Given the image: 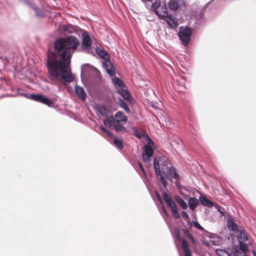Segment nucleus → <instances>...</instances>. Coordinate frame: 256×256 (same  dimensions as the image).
<instances>
[{
  "instance_id": "obj_1",
  "label": "nucleus",
  "mask_w": 256,
  "mask_h": 256,
  "mask_svg": "<svg viewBox=\"0 0 256 256\" xmlns=\"http://www.w3.org/2000/svg\"><path fill=\"white\" fill-rule=\"evenodd\" d=\"M79 44L78 40L72 36L55 40L54 50L47 53L46 67L51 80L68 83L73 81L70 64L74 50Z\"/></svg>"
},
{
  "instance_id": "obj_2",
  "label": "nucleus",
  "mask_w": 256,
  "mask_h": 256,
  "mask_svg": "<svg viewBox=\"0 0 256 256\" xmlns=\"http://www.w3.org/2000/svg\"><path fill=\"white\" fill-rule=\"evenodd\" d=\"M151 8L159 18L166 20L170 28H174L176 27V19L171 14H168L165 2H161L160 0H156L155 2H152Z\"/></svg>"
},
{
  "instance_id": "obj_3",
  "label": "nucleus",
  "mask_w": 256,
  "mask_h": 256,
  "mask_svg": "<svg viewBox=\"0 0 256 256\" xmlns=\"http://www.w3.org/2000/svg\"><path fill=\"white\" fill-rule=\"evenodd\" d=\"M154 166L156 171V172L158 176H160V181L162 185L164 188H166L167 186V182L165 180L166 176L165 174H164L166 172L165 170L166 168H164L163 167L161 168L159 160L156 158H154Z\"/></svg>"
},
{
  "instance_id": "obj_4",
  "label": "nucleus",
  "mask_w": 256,
  "mask_h": 256,
  "mask_svg": "<svg viewBox=\"0 0 256 256\" xmlns=\"http://www.w3.org/2000/svg\"><path fill=\"white\" fill-rule=\"evenodd\" d=\"M192 31L190 28L180 27L178 36L184 45L186 46L188 43Z\"/></svg>"
},
{
  "instance_id": "obj_5",
  "label": "nucleus",
  "mask_w": 256,
  "mask_h": 256,
  "mask_svg": "<svg viewBox=\"0 0 256 256\" xmlns=\"http://www.w3.org/2000/svg\"><path fill=\"white\" fill-rule=\"evenodd\" d=\"M32 100L42 104H46L48 106H52L54 104V102L52 100L49 99L44 96L42 94H32L30 95Z\"/></svg>"
},
{
  "instance_id": "obj_6",
  "label": "nucleus",
  "mask_w": 256,
  "mask_h": 256,
  "mask_svg": "<svg viewBox=\"0 0 256 256\" xmlns=\"http://www.w3.org/2000/svg\"><path fill=\"white\" fill-rule=\"evenodd\" d=\"M163 199L168 206L170 208L172 214H173L174 218H176V204L165 192H163Z\"/></svg>"
},
{
  "instance_id": "obj_7",
  "label": "nucleus",
  "mask_w": 256,
  "mask_h": 256,
  "mask_svg": "<svg viewBox=\"0 0 256 256\" xmlns=\"http://www.w3.org/2000/svg\"><path fill=\"white\" fill-rule=\"evenodd\" d=\"M160 168L162 167H163L164 168H166L165 170V176L166 179L169 180L170 181H172L173 178H176V171L174 168L170 167L168 168V166H166V165H164L162 163L161 164V165L160 166ZM162 169L160 168V170Z\"/></svg>"
},
{
  "instance_id": "obj_8",
  "label": "nucleus",
  "mask_w": 256,
  "mask_h": 256,
  "mask_svg": "<svg viewBox=\"0 0 256 256\" xmlns=\"http://www.w3.org/2000/svg\"><path fill=\"white\" fill-rule=\"evenodd\" d=\"M82 48L84 49H88V48H90L92 45V40L88 32L85 30L82 33Z\"/></svg>"
},
{
  "instance_id": "obj_9",
  "label": "nucleus",
  "mask_w": 256,
  "mask_h": 256,
  "mask_svg": "<svg viewBox=\"0 0 256 256\" xmlns=\"http://www.w3.org/2000/svg\"><path fill=\"white\" fill-rule=\"evenodd\" d=\"M144 154L146 156L143 155V159L144 162H148L150 160V158L154 154V150L150 145L146 144L144 147Z\"/></svg>"
},
{
  "instance_id": "obj_10",
  "label": "nucleus",
  "mask_w": 256,
  "mask_h": 256,
  "mask_svg": "<svg viewBox=\"0 0 256 256\" xmlns=\"http://www.w3.org/2000/svg\"><path fill=\"white\" fill-rule=\"evenodd\" d=\"M180 242V246L183 250L185 256H192V252L189 248L188 242L184 238L179 240Z\"/></svg>"
},
{
  "instance_id": "obj_11",
  "label": "nucleus",
  "mask_w": 256,
  "mask_h": 256,
  "mask_svg": "<svg viewBox=\"0 0 256 256\" xmlns=\"http://www.w3.org/2000/svg\"><path fill=\"white\" fill-rule=\"evenodd\" d=\"M75 92L78 97L82 101H84L86 98V94L84 88L78 86H75Z\"/></svg>"
},
{
  "instance_id": "obj_12",
  "label": "nucleus",
  "mask_w": 256,
  "mask_h": 256,
  "mask_svg": "<svg viewBox=\"0 0 256 256\" xmlns=\"http://www.w3.org/2000/svg\"><path fill=\"white\" fill-rule=\"evenodd\" d=\"M103 64L107 72L110 76H114L116 74L115 68L111 62L110 60H106Z\"/></svg>"
},
{
  "instance_id": "obj_13",
  "label": "nucleus",
  "mask_w": 256,
  "mask_h": 256,
  "mask_svg": "<svg viewBox=\"0 0 256 256\" xmlns=\"http://www.w3.org/2000/svg\"><path fill=\"white\" fill-rule=\"evenodd\" d=\"M115 118H116V122H126L128 118L127 116L124 114L122 112H118L116 113L114 115Z\"/></svg>"
},
{
  "instance_id": "obj_14",
  "label": "nucleus",
  "mask_w": 256,
  "mask_h": 256,
  "mask_svg": "<svg viewBox=\"0 0 256 256\" xmlns=\"http://www.w3.org/2000/svg\"><path fill=\"white\" fill-rule=\"evenodd\" d=\"M200 201L202 204L204 206L209 208L212 207L213 206L212 202L208 200L205 196H201L200 198Z\"/></svg>"
},
{
  "instance_id": "obj_15",
  "label": "nucleus",
  "mask_w": 256,
  "mask_h": 256,
  "mask_svg": "<svg viewBox=\"0 0 256 256\" xmlns=\"http://www.w3.org/2000/svg\"><path fill=\"white\" fill-rule=\"evenodd\" d=\"M198 204V201L196 198H191L188 200V205L190 210H194Z\"/></svg>"
},
{
  "instance_id": "obj_16",
  "label": "nucleus",
  "mask_w": 256,
  "mask_h": 256,
  "mask_svg": "<svg viewBox=\"0 0 256 256\" xmlns=\"http://www.w3.org/2000/svg\"><path fill=\"white\" fill-rule=\"evenodd\" d=\"M116 120L114 118L113 116L108 118L106 120H104V126H108L110 127L113 126Z\"/></svg>"
},
{
  "instance_id": "obj_17",
  "label": "nucleus",
  "mask_w": 256,
  "mask_h": 256,
  "mask_svg": "<svg viewBox=\"0 0 256 256\" xmlns=\"http://www.w3.org/2000/svg\"><path fill=\"white\" fill-rule=\"evenodd\" d=\"M119 105L126 112L129 113L130 112V109L128 106V104L122 99L119 100Z\"/></svg>"
},
{
  "instance_id": "obj_18",
  "label": "nucleus",
  "mask_w": 256,
  "mask_h": 256,
  "mask_svg": "<svg viewBox=\"0 0 256 256\" xmlns=\"http://www.w3.org/2000/svg\"><path fill=\"white\" fill-rule=\"evenodd\" d=\"M113 126L116 131L117 132L126 131V128L124 126L120 125L119 122L115 121L114 124H113Z\"/></svg>"
},
{
  "instance_id": "obj_19",
  "label": "nucleus",
  "mask_w": 256,
  "mask_h": 256,
  "mask_svg": "<svg viewBox=\"0 0 256 256\" xmlns=\"http://www.w3.org/2000/svg\"><path fill=\"white\" fill-rule=\"evenodd\" d=\"M112 81L114 84L118 86L120 88H122L124 86V83L122 80L117 77H114V78H113L112 79Z\"/></svg>"
},
{
  "instance_id": "obj_20",
  "label": "nucleus",
  "mask_w": 256,
  "mask_h": 256,
  "mask_svg": "<svg viewBox=\"0 0 256 256\" xmlns=\"http://www.w3.org/2000/svg\"><path fill=\"white\" fill-rule=\"evenodd\" d=\"M114 142L115 146L120 150H122L124 148V144L121 140L114 138Z\"/></svg>"
},
{
  "instance_id": "obj_21",
  "label": "nucleus",
  "mask_w": 256,
  "mask_h": 256,
  "mask_svg": "<svg viewBox=\"0 0 256 256\" xmlns=\"http://www.w3.org/2000/svg\"><path fill=\"white\" fill-rule=\"evenodd\" d=\"M185 8L186 4L184 0H177V10H183Z\"/></svg>"
},
{
  "instance_id": "obj_22",
  "label": "nucleus",
  "mask_w": 256,
  "mask_h": 256,
  "mask_svg": "<svg viewBox=\"0 0 256 256\" xmlns=\"http://www.w3.org/2000/svg\"><path fill=\"white\" fill-rule=\"evenodd\" d=\"M227 225L228 228L234 231L237 229L236 224L230 220H228Z\"/></svg>"
},
{
  "instance_id": "obj_23",
  "label": "nucleus",
  "mask_w": 256,
  "mask_h": 256,
  "mask_svg": "<svg viewBox=\"0 0 256 256\" xmlns=\"http://www.w3.org/2000/svg\"><path fill=\"white\" fill-rule=\"evenodd\" d=\"M216 252L219 256H230V253L224 250L218 249Z\"/></svg>"
},
{
  "instance_id": "obj_24",
  "label": "nucleus",
  "mask_w": 256,
  "mask_h": 256,
  "mask_svg": "<svg viewBox=\"0 0 256 256\" xmlns=\"http://www.w3.org/2000/svg\"><path fill=\"white\" fill-rule=\"evenodd\" d=\"M122 96L123 98L127 100H131L132 97L128 90H123L122 92Z\"/></svg>"
},
{
  "instance_id": "obj_25",
  "label": "nucleus",
  "mask_w": 256,
  "mask_h": 256,
  "mask_svg": "<svg viewBox=\"0 0 256 256\" xmlns=\"http://www.w3.org/2000/svg\"><path fill=\"white\" fill-rule=\"evenodd\" d=\"M168 6L169 9L174 11V12H176V0H170L168 4Z\"/></svg>"
},
{
  "instance_id": "obj_26",
  "label": "nucleus",
  "mask_w": 256,
  "mask_h": 256,
  "mask_svg": "<svg viewBox=\"0 0 256 256\" xmlns=\"http://www.w3.org/2000/svg\"><path fill=\"white\" fill-rule=\"evenodd\" d=\"M177 203H178L182 208L186 209L187 208L186 203L182 199L178 197H177Z\"/></svg>"
},
{
  "instance_id": "obj_27",
  "label": "nucleus",
  "mask_w": 256,
  "mask_h": 256,
  "mask_svg": "<svg viewBox=\"0 0 256 256\" xmlns=\"http://www.w3.org/2000/svg\"><path fill=\"white\" fill-rule=\"evenodd\" d=\"M31 8L35 11L36 14L38 16L42 17L44 14L36 6H31Z\"/></svg>"
},
{
  "instance_id": "obj_28",
  "label": "nucleus",
  "mask_w": 256,
  "mask_h": 256,
  "mask_svg": "<svg viewBox=\"0 0 256 256\" xmlns=\"http://www.w3.org/2000/svg\"><path fill=\"white\" fill-rule=\"evenodd\" d=\"M238 237L244 241L248 240V236L244 232H241L238 235Z\"/></svg>"
},
{
  "instance_id": "obj_29",
  "label": "nucleus",
  "mask_w": 256,
  "mask_h": 256,
  "mask_svg": "<svg viewBox=\"0 0 256 256\" xmlns=\"http://www.w3.org/2000/svg\"><path fill=\"white\" fill-rule=\"evenodd\" d=\"M244 253L242 250L238 249L235 250L234 252V256H242V254Z\"/></svg>"
},
{
  "instance_id": "obj_30",
  "label": "nucleus",
  "mask_w": 256,
  "mask_h": 256,
  "mask_svg": "<svg viewBox=\"0 0 256 256\" xmlns=\"http://www.w3.org/2000/svg\"><path fill=\"white\" fill-rule=\"evenodd\" d=\"M246 248H247V246L245 243L242 242H240V248L239 249L242 250H243L244 252L245 250H246Z\"/></svg>"
},
{
  "instance_id": "obj_31",
  "label": "nucleus",
  "mask_w": 256,
  "mask_h": 256,
  "mask_svg": "<svg viewBox=\"0 0 256 256\" xmlns=\"http://www.w3.org/2000/svg\"><path fill=\"white\" fill-rule=\"evenodd\" d=\"M98 54L100 56L104 58L105 59H106V58L105 57L108 56V54H106V52L104 50L100 51L98 52Z\"/></svg>"
},
{
  "instance_id": "obj_32",
  "label": "nucleus",
  "mask_w": 256,
  "mask_h": 256,
  "mask_svg": "<svg viewBox=\"0 0 256 256\" xmlns=\"http://www.w3.org/2000/svg\"><path fill=\"white\" fill-rule=\"evenodd\" d=\"M194 227H196V228L200 230H203V228L196 222H194Z\"/></svg>"
},
{
  "instance_id": "obj_33",
  "label": "nucleus",
  "mask_w": 256,
  "mask_h": 256,
  "mask_svg": "<svg viewBox=\"0 0 256 256\" xmlns=\"http://www.w3.org/2000/svg\"><path fill=\"white\" fill-rule=\"evenodd\" d=\"M106 110V108L104 106H101L100 108V112L102 115L105 114V112Z\"/></svg>"
},
{
  "instance_id": "obj_34",
  "label": "nucleus",
  "mask_w": 256,
  "mask_h": 256,
  "mask_svg": "<svg viewBox=\"0 0 256 256\" xmlns=\"http://www.w3.org/2000/svg\"><path fill=\"white\" fill-rule=\"evenodd\" d=\"M181 216H182V218L185 220H187L188 218V214L185 212H182V213H181Z\"/></svg>"
},
{
  "instance_id": "obj_35",
  "label": "nucleus",
  "mask_w": 256,
  "mask_h": 256,
  "mask_svg": "<svg viewBox=\"0 0 256 256\" xmlns=\"http://www.w3.org/2000/svg\"><path fill=\"white\" fill-rule=\"evenodd\" d=\"M188 237L190 239V240H191V242L194 244L195 243V240L194 239V238H193V236H192V234H190V233H188V232H187V234H186Z\"/></svg>"
},
{
  "instance_id": "obj_36",
  "label": "nucleus",
  "mask_w": 256,
  "mask_h": 256,
  "mask_svg": "<svg viewBox=\"0 0 256 256\" xmlns=\"http://www.w3.org/2000/svg\"><path fill=\"white\" fill-rule=\"evenodd\" d=\"M138 165L139 168H140V169L143 172V173L144 174H146V172L144 170V168L143 167V166H142V164L140 162H138Z\"/></svg>"
},
{
  "instance_id": "obj_37",
  "label": "nucleus",
  "mask_w": 256,
  "mask_h": 256,
  "mask_svg": "<svg viewBox=\"0 0 256 256\" xmlns=\"http://www.w3.org/2000/svg\"><path fill=\"white\" fill-rule=\"evenodd\" d=\"M156 197H157L158 199L162 203V198L160 197V194L158 192H156Z\"/></svg>"
},
{
  "instance_id": "obj_38",
  "label": "nucleus",
  "mask_w": 256,
  "mask_h": 256,
  "mask_svg": "<svg viewBox=\"0 0 256 256\" xmlns=\"http://www.w3.org/2000/svg\"><path fill=\"white\" fill-rule=\"evenodd\" d=\"M186 190L185 188L182 189L180 188V190H178V193H180L181 194H183L184 193L186 192Z\"/></svg>"
},
{
  "instance_id": "obj_39",
  "label": "nucleus",
  "mask_w": 256,
  "mask_h": 256,
  "mask_svg": "<svg viewBox=\"0 0 256 256\" xmlns=\"http://www.w3.org/2000/svg\"><path fill=\"white\" fill-rule=\"evenodd\" d=\"M135 136L140 138H141V137H142L141 134L138 130L136 131V132L135 133Z\"/></svg>"
},
{
  "instance_id": "obj_40",
  "label": "nucleus",
  "mask_w": 256,
  "mask_h": 256,
  "mask_svg": "<svg viewBox=\"0 0 256 256\" xmlns=\"http://www.w3.org/2000/svg\"><path fill=\"white\" fill-rule=\"evenodd\" d=\"M106 132V134H108V136L109 137H110V138L112 137L113 135H112V133L110 131H109V130H107Z\"/></svg>"
},
{
  "instance_id": "obj_41",
  "label": "nucleus",
  "mask_w": 256,
  "mask_h": 256,
  "mask_svg": "<svg viewBox=\"0 0 256 256\" xmlns=\"http://www.w3.org/2000/svg\"><path fill=\"white\" fill-rule=\"evenodd\" d=\"M101 130L104 132H106L107 130L102 126H101Z\"/></svg>"
},
{
  "instance_id": "obj_42",
  "label": "nucleus",
  "mask_w": 256,
  "mask_h": 256,
  "mask_svg": "<svg viewBox=\"0 0 256 256\" xmlns=\"http://www.w3.org/2000/svg\"><path fill=\"white\" fill-rule=\"evenodd\" d=\"M143 2H152L153 0H142Z\"/></svg>"
},
{
  "instance_id": "obj_43",
  "label": "nucleus",
  "mask_w": 256,
  "mask_h": 256,
  "mask_svg": "<svg viewBox=\"0 0 256 256\" xmlns=\"http://www.w3.org/2000/svg\"><path fill=\"white\" fill-rule=\"evenodd\" d=\"M253 254L254 256H256V252L254 251H253Z\"/></svg>"
},
{
  "instance_id": "obj_44",
  "label": "nucleus",
  "mask_w": 256,
  "mask_h": 256,
  "mask_svg": "<svg viewBox=\"0 0 256 256\" xmlns=\"http://www.w3.org/2000/svg\"><path fill=\"white\" fill-rule=\"evenodd\" d=\"M242 256H246V254L245 252H244V254H242Z\"/></svg>"
},
{
  "instance_id": "obj_45",
  "label": "nucleus",
  "mask_w": 256,
  "mask_h": 256,
  "mask_svg": "<svg viewBox=\"0 0 256 256\" xmlns=\"http://www.w3.org/2000/svg\"><path fill=\"white\" fill-rule=\"evenodd\" d=\"M163 210H164V211L165 213L166 214V210H165V209H164V208H163Z\"/></svg>"
},
{
  "instance_id": "obj_46",
  "label": "nucleus",
  "mask_w": 256,
  "mask_h": 256,
  "mask_svg": "<svg viewBox=\"0 0 256 256\" xmlns=\"http://www.w3.org/2000/svg\"><path fill=\"white\" fill-rule=\"evenodd\" d=\"M174 231L175 232L176 230V228H174Z\"/></svg>"
},
{
  "instance_id": "obj_47",
  "label": "nucleus",
  "mask_w": 256,
  "mask_h": 256,
  "mask_svg": "<svg viewBox=\"0 0 256 256\" xmlns=\"http://www.w3.org/2000/svg\"><path fill=\"white\" fill-rule=\"evenodd\" d=\"M176 186H177V189H178V187H179V186H178V184H177Z\"/></svg>"
},
{
  "instance_id": "obj_48",
  "label": "nucleus",
  "mask_w": 256,
  "mask_h": 256,
  "mask_svg": "<svg viewBox=\"0 0 256 256\" xmlns=\"http://www.w3.org/2000/svg\"><path fill=\"white\" fill-rule=\"evenodd\" d=\"M185 194V196H186V197H185V198H187L188 196H187L186 194Z\"/></svg>"
}]
</instances>
